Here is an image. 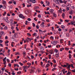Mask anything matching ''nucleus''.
Wrapping results in <instances>:
<instances>
[{"mask_svg":"<svg viewBox=\"0 0 75 75\" xmlns=\"http://www.w3.org/2000/svg\"><path fill=\"white\" fill-rule=\"evenodd\" d=\"M54 2H55L57 4H59L60 3H63L64 2L62 0H53Z\"/></svg>","mask_w":75,"mask_h":75,"instance_id":"nucleus-1","label":"nucleus"},{"mask_svg":"<svg viewBox=\"0 0 75 75\" xmlns=\"http://www.w3.org/2000/svg\"><path fill=\"white\" fill-rule=\"evenodd\" d=\"M57 42H58L57 41H53V42H52L51 43V44H53V45H55L57 44Z\"/></svg>","mask_w":75,"mask_h":75,"instance_id":"nucleus-2","label":"nucleus"},{"mask_svg":"<svg viewBox=\"0 0 75 75\" xmlns=\"http://www.w3.org/2000/svg\"><path fill=\"white\" fill-rule=\"evenodd\" d=\"M19 17L20 18H23V19H24L25 18V17L24 16H23V14H21L19 15Z\"/></svg>","mask_w":75,"mask_h":75,"instance_id":"nucleus-3","label":"nucleus"},{"mask_svg":"<svg viewBox=\"0 0 75 75\" xmlns=\"http://www.w3.org/2000/svg\"><path fill=\"white\" fill-rule=\"evenodd\" d=\"M71 66L72 68H74V66H73V64H71V65H69L68 66V67H67V69H68V68L69 69H70V67H71Z\"/></svg>","mask_w":75,"mask_h":75,"instance_id":"nucleus-4","label":"nucleus"},{"mask_svg":"<svg viewBox=\"0 0 75 75\" xmlns=\"http://www.w3.org/2000/svg\"><path fill=\"white\" fill-rule=\"evenodd\" d=\"M30 2L31 1L33 3H36V1L35 0H30Z\"/></svg>","mask_w":75,"mask_h":75,"instance_id":"nucleus-5","label":"nucleus"},{"mask_svg":"<svg viewBox=\"0 0 75 75\" xmlns=\"http://www.w3.org/2000/svg\"><path fill=\"white\" fill-rule=\"evenodd\" d=\"M10 22L11 24H13V21L12 19H11L10 20Z\"/></svg>","mask_w":75,"mask_h":75,"instance_id":"nucleus-6","label":"nucleus"},{"mask_svg":"<svg viewBox=\"0 0 75 75\" xmlns=\"http://www.w3.org/2000/svg\"><path fill=\"white\" fill-rule=\"evenodd\" d=\"M53 11H54V10L53 9H50V13H51L52 14L53 13Z\"/></svg>","mask_w":75,"mask_h":75,"instance_id":"nucleus-7","label":"nucleus"},{"mask_svg":"<svg viewBox=\"0 0 75 75\" xmlns=\"http://www.w3.org/2000/svg\"><path fill=\"white\" fill-rule=\"evenodd\" d=\"M39 33H40V34H42V33H43V31H42V30L39 29Z\"/></svg>","mask_w":75,"mask_h":75,"instance_id":"nucleus-8","label":"nucleus"},{"mask_svg":"<svg viewBox=\"0 0 75 75\" xmlns=\"http://www.w3.org/2000/svg\"><path fill=\"white\" fill-rule=\"evenodd\" d=\"M50 66V65L49 64H47L45 66V68H48Z\"/></svg>","mask_w":75,"mask_h":75,"instance_id":"nucleus-9","label":"nucleus"},{"mask_svg":"<svg viewBox=\"0 0 75 75\" xmlns=\"http://www.w3.org/2000/svg\"><path fill=\"white\" fill-rule=\"evenodd\" d=\"M19 67V65H18V64H14V67L15 68H16V67Z\"/></svg>","mask_w":75,"mask_h":75,"instance_id":"nucleus-10","label":"nucleus"},{"mask_svg":"<svg viewBox=\"0 0 75 75\" xmlns=\"http://www.w3.org/2000/svg\"><path fill=\"white\" fill-rule=\"evenodd\" d=\"M2 3L3 4H4V5H5V4H6V2L4 1L2 2Z\"/></svg>","mask_w":75,"mask_h":75,"instance_id":"nucleus-11","label":"nucleus"},{"mask_svg":"<svg viewBox=\"0 0 75 75\" xmlns=\"http://www.w3.org/2000/svg\"><path fill=\"white\" fill-rule=\"evenodd\" d=\"M61 27L62 29H64V28H65V26H64V25H62L61 26Z\"/></svg>","mask_w":75,"mask_h":75,"instance_id":"nucleus-12","label":"nucleus"},{"mask_svg":"<svg viewBox=\"0 0 75 75\" xmlns=\"http://www.w3.org/2000/svg\"><path fill=\"white\" fill-rule=\"evenodd\" d=\"M1 34L3 35H4V33L3 31L1 32Z\"/></svg>","mask_w":75,"mask_h":75,"instance_id":"nucleus-13","label":"nucleus"},{"mask_svg":"<svg viewBox=\"0 0 75 75\" xmlns=\"http://www.w3.org/2000/svg\"><path fill=\"white\" fill-rule=\"evenodd\" d=\"M27 66H23V70L25 69H26V68H27Z\"/></svg>","mask_w":75,"mask_h":75,"instance_id":"nucleus-14","label":"nucleus"},{"mask_svg":"<svg viewBox=\"0 0 75 75\" xmlns=\"http://www.w3.org/2000/svg\"><path fill=\"white\" fill-rule=\"evenodd\" d=\"M73 12V11H71L70 12H69L70 14H71V15L73 14V13H72Z\"/></svg>","mask_w":75,"mask_h":75,"instance_id":"nucleus-15","label":"nucleus"},{"mask_svg":"<svg viewBox=\"0 0 75 75\" xmlns=\"http://www.w3.org/2000/svg\"><path fill=\"white\" fill-rule=\"evenodd\" d=\"M23 56L24 57H25V54H26V52H25V51H24L23 52Z\"/></svg>","mask_w":75,"mask_h":75,"instance_id":"nucleus-16","label":"nucleus"},{"mask_svg":"<svg viewBox=\"0 0 75 75\" xmlns=\"http://www.w3.org/2000/svg\"><path fill=\"white\" fill-rule=\"evenodd\" d=\"M71 41H68V45H71Z\"/></svg>","mask_w":75,"mask_h":75,"instance_id":"nucleus-17","label":"nucleus"},{"mask_svg":"<svg viewBox=\"0 0 75 75\" xmlns=\"http://www.w3.org/2000/svg\"><path fill=\"white\" fill-rule=\"evenodd\" d=\"M71 25H74L75 26V24H74V22H73L72 21L71 22Z\"/></svg>","mask_w":75,"mask_h":75,"instance_id":"nucleus-18","label":"nucleus"},{"mask_svg":"<svg viewBox=\"0 0 75 75\" xmlns=\"http://www.w3.org/2000/svg\"><path fill=\"white\" fill-rule=\"evenodd\" d=\"M63 39H61L60 40V42L61 43H63Z\"/></svg>","mask_w":75,"mask_h":75,"instance_id":"nucleus-19","label":"nucleus"},{"mask_svg":"<svg viewBox=\"0 0 75 75\" xmlns=\"http://www.w3.org/2000/svg\"><path fill=\"white\" fill-rule=\"evenodd\" d=\"M62 17L64 18V17H65V14L64 13L62 14Z\"/></svg>","mask_w":75,"mask_h":75,"instance_id":"nucleus-20","label":"nucleus"},{"mask_svg":"<svg viewBox=\"0 0 75 75\" xmlns=\"http://www.w3.org/2000/svg\"><path fill=\"white\" fill-rule=\"evenodd\" d=\"M53 17H57V15L55 14L54 13H53Z\"/></svg>","mask_w":75,"mask_h":75,"instance_id":"nucleus-21","label":"nucleus"},{"mask_svg":"<svg viewBox=\"0 0 75 75\" xmlns=\"http://www.w3.org/2000/svg\"><path fill=\"white\" fill-rule=\"evenodd\" d=\"M40 50H41V51H43L44 50V48L43 47H42L40 48Z\"/></svg>","mask_w":75,"mask_h":75,"instance_id":"nucleus-22","label":"nucleus"},{"mask_svg":"<svg viewBox=\"0 0 75 75\" xmlns=\"http://www.w3.org/2000/svg\"><path fill=\"white\" fill-rule=\"evenodd\" d=\"M41 14H40L39 15H38V17L39 18H41Z\"/></svg>","mask_w":75,"mask_h":75,"instance_id":"nucleus-23","label":"nucleus"},{"mask_svg":"<svg viewBox=\"0 0 75 75\" xmlns=\"http://www.w3.org/2000/svg\"><path fill=\"white\" fill-rule=\"evenodd\" d=\"M6 8V7L5 6H2V8H4V9H5Z\"/></svg>","mask_w":75,"mask_h":75,"instance_id":"nucleus-24","label":"nucleus"},{"mask_svg":"<svg viewBox=\"0 0 75 75\" xmlns=\"http://www.w3.org/2000/svg\"><path fill=\"white\" fill-rule=\"evenodd\" d=\"M67 37H69V33H67L66 34Z\"/></svg>","mask_w":75,"mask_h":75,"instance_id":"nucleus-25","label":"nucleus"},{"mask_svg":"<svg viewBox=\"0 0 75 75\" xmlns=\"http://www.w3.org/2000/svg\"><path fill=\"white\" fill-rule=\"evenodd\" d=\"M61 12H62V9L58 11V13H61Z\"/></svg>","mask_w":75,"mask_h":75,"instance_id":"nucleus-26","label":"nucleus"},{"mask_svg":"<svg viewBox=\"0 0 75 75\" xmlns=\"http://www.w3.org/2000/svg\"><path fill=\"white\" fill-rule=\"evenodd\" d=\"M27 7H31V4H30V5H27Z\"/></svg>","mask_w":75,"mask_h":75,"instance_id":"nucleus-27","label":"nucleus"},{"mask_svg":"<svg viewBox=\"0 0 75 75\" xmlns=\"http://www.w3.org/2000/svg\"><path fill=\"white\" fill-rule=\"evenodd\" d=\"M31 57L32 59H33V58H34V57L33 55H32L31 56Z\"/></svg>","mask_w":75,"mask_h":75,"instance_id":"nucleus-28","label":"nucleus"},{"mask_svg":"<svg viewBox=\"0 0 75 75\" xmlns=\"http://www.w3.org/2000/svg\"><path fill=\"white\" fill-rule=\"evenodd\" d=\"M19 64H20L21 66H23V63H21V62H19Z\"/></svg>","mask_w":75,"mask_h":75,"instance_id":"nucleus-29","label":"nucleus"},{"mask_svg":"<svg viewBox=\"0 0 75 75\" xmlns=\"http://www.w3.org/2000/svg\"><path fill=\"white\" fill-rule=\"evenodd\" d=\"M69 74H71V72H69V71L68 73H67L66 74L67 75H68Z\"/></svg>","mask_w":75,"mask_h":75,"instance_id":"nucleus-30","label":"nucleus"},{"mask_svg":"<svg viewBox=\"0 0 75 75\" xmlns=\"http://www.w3.org/2000/svg\"><path fill=\"white\" fill-rule=\"evenodd\" d=\"M32 24L33 25V27H35V23H33Z\"/></svg>","mask_w":75,"mask_h":75,"instance_id":"nucleus-31","label":"nucleus"},{"mask_svg":"<svg viewBox=\"0 0 75 75\" xmlns=\"http://www.w3.org/2000/svg\"><path fill=\"white\" fill-rule=\"evenodd\" d=\"M20 53L19 52H16V54H15V55H19V54Z\"/></svg>","mask_w":75,"mask_h":75,"instance_id":"nucleus-32","label":"nucleus"},{"mask_svg":"<svg viewBox=\"0 0 75 75\" xmlns=\"http://www.w3.org/2000/svg\"><path fill=\"white\" fill-rule=\"evenodd\" d=\"M8 66H9V67H11V63H9L8 64Z\"/></svg>","mask_w":75,"mask_h":75,"instance_id":"nucleus-33","label":"nucleus"},{"mask_svg":"<svg viewBox=\"0 0 75 75\" xmlns=\"http://www.w3.org/2000/svg\"><path fill=\"white\" fill-rule=\"evenodd\" d=\"M8 3H9V4H13V1H9L8 2Z\"/></svg>","mask_w":75,"mask_h":75,"instance_id":"nucleus-34","label":"nucleus"},{"mask_svg":"<svg viewBox=\"0 0 75 75\" xmlns=\"http://www.w3.org/2000/svg\"><path fill=\"white\" fill-rule=\"evenodd\" d=\"M49 59H51V54L49 55Z\"/></svg>","mask_w":75,"mask_h":75,"instance_id":"nucleus-35","label":"nucleus"},{"mask_svg":"<svg viewBox=\"0 0 75 75\" xmlns=\"http://www.w3.org/2000/svg\"><path fill=\"white\" fill-rule=\"evenodd\" d=\"M6 12H4V14H3V16H5V15H6Z\"/></svg>","mask_w":75,"mask_h":75,"instance_id":"nucleus-36","label":"nucleus"},{"mask_svg":"<svg viewBox=\"0 0 75 75\" xmlns=\"http://www.w3.org/2000/svg\"><path fill=\"white\" fill-rule=\"evenodd\" d=\"M69 58H71V54H69Z\"/></svg>","mask_w":75,"mask_h":75,"instance_id":"nucleus-37","label":"nucleus"},{"mask_svg":"<svg viewBox=\"0 0 75 75\" xmlns=\"http://www.w3.org/2000/svg\"><path fill=\"white\" fill-rule=\"evenodd\" d=\"M62 50H64V48H62L60 50V51H62Z\"/></svg>","mask_w":75,"mask_h":75,"instance_id":"nucleus-38","label":"nucleus"},{"mask_svg":"<svg viewBox=\"0 0 75 75\" xmlns=\"http://www.w3.org/2000/svg\"><path fill=\"white\" fill-rule=\"evenodd\" d=\"M58 30L59 31H62V30L61 28H59L58 29Z\"/></svg>","mask_w":75,"mask_h":75,"instance_id":"nucleus-39","label":"nucleus"},{"mask_svg":"<svg viewBox=\"0 0 75 75\" xmlns=\"http://www.w3.org/2000/svg\"><path fill=\"white\" fill-rule=\"evenodd\" d=\"M17 35V34L16 33H15L14 35V37H15V38H16V36Z\"/></svg>","mask_w":75,"mask_h":75,"instance_id":"nucleus-40","label":"nucleus"},{"mask_svg":"<svg viewBox=\"0 0 75 75\" xmlns=\"http://www.w3.org/2000/svg\"><path fill=\"white\" fill-rule=\"evenodd\" d=\"M55 69H56V68H54L53 69H52V71H54V70H55Z\"/></svg>","mask_w":75,"mask_h":75,"instance_id":"nucleus-41","label":"nucleus"},{"mask_svg":"<svg viewBox=\"0 0 75 75\" xmlns=\"http://www.w3.org/2000/svg\"><path fill=\"white\" fill-rule=\"evenodd\" d=\"M27 20L28 21H30L31 20V18H28L27 19Z\"/></svg>","mask_w":75,"mask_h":75,"instance_id":"nucleus-42","label":"nucleus"},{"mask_svg":"<svg viewBox=\"0 0 75 75\" xmlns=\"http://www.w3.org/2000/svg\"><path fill=\"white\" fill-rule=\"evenodd\" d=\"M13 75H15L16 74H15V73H14V72H12L11 73Z\"/></svg>","mask_w":75,"mask_h":75,"instance_id":"nucleus-43","label":"nucleus"},{"mask_svg":"<svg viewBox=\"0 0 75 75\" xmlns=\"http://www.w3.org/2000/svg\"><path fill=\"white\" fill-rule=\"evenodd\" d=\"M27 23H28V21H25V24H26V25H27L28 24Z\"/></svg>","mask_w":75,"mask_h":75,"instance_id":"nucleus-44","label":"nucleus"},{"mask_svg":"<svg viewBox=\"0 0 75 75\" xmlns=\"http://www.w3.org/2000/svg\"><path fill=\"white\" fill-rule=\"evenodd\" d=\"M4 29L5 30H7V27L6 26H5L4 28Z\"/></svg>","mask_w":75,"mask_h":75,"instance_id":"nucleus-45","label":"nucleus"},{"mask_svg":"<svg viewBox=\"0 0 75 75\" xmlns=\"http://www.w3.org/2000/svg\"><path fill=\"white\" fill-rule=\"evenodd\" d=\"M36 28L37 29H38L39 28V26H38V25H37L36 26Z\"/></svg>","mask_w":75,"mask_h":75,"instance_id":"nucleus-46","label":"nucleus"},{"mask_svg":"<svg viewBox=\"0 0 75 75\" xmlns=\"http://www.w3.org/2000/svg\"><path fill=\"white\" fill-rule=\"evenodd\" d=\"M54 63H56V61H55V59H53V60Z\"/></svg>","mask_w":75,"mask_h":75,"instance_id":"nucleus-47","label":"nucleus"},{"mask_svg":"<svg viewBox=\"0 0 75 75\" xmlns=\"http://www.w3.org/2000/svg\"><path fill=\"white\" fill-rule=\"evenodd\" d=\"M63 68H65V67H67V66L66 65L64 64L63 65Z\"/></svg>","mask_w":75,"mask_h":75,"instance_id":"nucleus-48","label":"nucleus"},{"mask_svg":"<svg viewBox=\"0 0 75 75\" xmlns=\"http://www.w3.org/2000/svg\"><path fill=\"white\" fill-rule=\"evenodd\" d=\"M56 57H59V55H58V54H56Z\"/></svg>","mask_w":75,"mask_h":75,"instance_id":"nucleus-49","label":"nucleus"},{"mask_svg":"<svg viewBox=\"0 0 75 75\" xmlns=\"http://www.w3.org/2000/svg\"><path fill=\"white\" fill-rule=\"evenodd\" d=\"M67 10L68 11V10H69V7H67Z\"/></svg>","mask_w":75,"mask_h":75,"instance_id":"nucleus-50","label":"nucleus"},{"mask_svg":"<svg viewBox=\"0 0 75 75\" xmlns=\"http://www.w3.org/2000/svg\"><path fill=\"white\" fill-rule=\"evenodd\" d=\"M8 41L7 40L6 42H5V44H8Z\"/></svg>","mask_w":75,"mask_h":75,"instance_id":"nucleus-51","label":"nucleus"},{"mask_svg":"<svg viewBox=\"0 0 75 75\" xmlns=\"http://www.w3.org/2000/svg\"><path fill=\"white\" fill-rule=\"evenodd\" d=\"M46 4H47L46 6H49V5H50V3L49 2H48V4L47 3Z\"/></svg>","mask_w":75,"mask_h":75,"instance_id":"nucleus-52","label":"nucleus"},{"mask_svg":"<svg viewBox=\"0 0 75 75\" xmlns=\"http://www.w3.org/2000/svg\"><path fill=\"white\" fill-rule=\"evenodd\" d=\"M23 7H25V4L24 3H23L22 4Z\"/></svg>","mask_w":75,"mask_h":75,"instance_id":"nucleus-53","label":"nucleus"},{"mask_svg":"<svg viewBox=\"0 0 75 75\" xmlns=\"http://www.w3.org/2000/svg\"><path fill=\"white\" fill-rule=\"evenodd\" d=\"M11 29H12V30H13L14 29V27L13 26H12L11 27Z\"/></svg>","mask_w":75,"mask_h":75,"instance_id":"nucleus-54","label":"nucleus"},{"mask_svg":"<svg viewBox=\"0 0 75 75\" xmlns=\"http://www.w3.org/2000/svg\"><path fill=\"white\" fill-rule=\"evenodd\" d=\"M27 35H28L29 36H31V35L30 34V33H27Z\"/></svg>","mask_w":75,"mask_h":75,"instance_id":"nucleus-55","label":"nucleus"},{"mask_svg":"<svg viewBox=\"0 0 75 75\" xmlns=\"http://www.w3.org/2000/svg\"><path fill=\"white\" fill-rule=\"evenodd\" d=\"M65 21H66V22H67V23H68V22H69V20H65Z\"/></svg>","mask_w":75,"mask_h":75,"instance_id":"nucleus-56","label":"nucleus"},{"mask_svg":"<svg viewBox=\"0 0 75 75\" xmlns=\"http://www.w3.org/2000/svg\"><path fill=\"white\" fill-rule=\"evenodd\" d=\"M16 29L17 31H18V30H19V29H18V27H16Z\"/></svg>","mask_w":75,"mask_h":75,"instance_id":"nucleus-57","label":"nucleus"},{"mask_svg":"<svg viewBox=\"0 0 75 75\" xmlns=\"http://www.w3.org/2000/svg\"><path fill=\"white\" fill-rule=\"evenodd\" d=\"M66 65L67 66V67H68V66H69V64L67 63L66 64Z\"/></svg>","mask_w":75,"mask_h":75,"instance_id":"nucleus-58","label":"nucleus"},{"mask_svg":"<svg viewBox=\"0 0 75 75\" xmlns=\"http://www.w3.org/2000/svg\"><path fill=\"white\" fill-rule=\"evenodd\" d=\"M2 71H4V70H5V68H3L2 69Z\"/></svg>","mask_w":75,"mask_h":75,"instance_id":"nucleus-59","label":"nucleus"},{"mask_svg":"<svg viewBox=\"0 0 75 75\" xmlns=\"http://www.w3.org/2000/svg\"><path fill=\"white\" fill-rule=\"evenodd\" d=\"M52 52H53V51L50 50L49 51V53H51Z\"/></svg>","mask_w":75,"mask_h":75,"instance_id":"nucleus-60","label":"nucleus"},{"mask_svg":"<svg viewBox=\"0 0 75 75\" xmlns=\"http://www.w3.org/2000/svg\"><path fill=\"white\" fill-rule=\"evenodd\" d=\"M5 21H6V22H7V23H9V21H7V20H5Z\"/></svg>","mask_w":75,"mask_h":75,"instance_id":"nucleus-61","label":"nucleus"},{"mask_svg":"<svg viewBox=\"0 0 75 75\" xmlns=\"http://www.w3.org/2000/svg\"><path fill=\"white\" fill-rule=\"evenodd\" d=\"M11 15L13 16H15V14L14 13H12Z\"/></svg>","mask_w":75,"mask_h":75,"instance_id":"nucleus-62","label":"nucleus"},{"mask_svg":"<svg viewBox=\"0 0 75 75\" xmlns=\"http://www.w3.org/2000/svg\"><path fill=\"white\" fill-rule=\"evenodd\" d=\"M28 30H30V29H31V28L30 27H29L28 28Z\"/></svg>","mask_w":75,"mask_h":75,"instance_id":"nucleus-63","label":"nucleus"},{"mask_svg":"<svg viewBox=\"0 0 75 75\" xmlns=\"http://www.w3.org/2000/svg\"><path fill=\"white\" fill-rule=\"evenodd\" d=\"M48 48H51V45H48Z\"/></svg>","mask_w":75,"mask_h":75,"instance_id":"nucleus-64","label":"nucleus"}]
</instances>
